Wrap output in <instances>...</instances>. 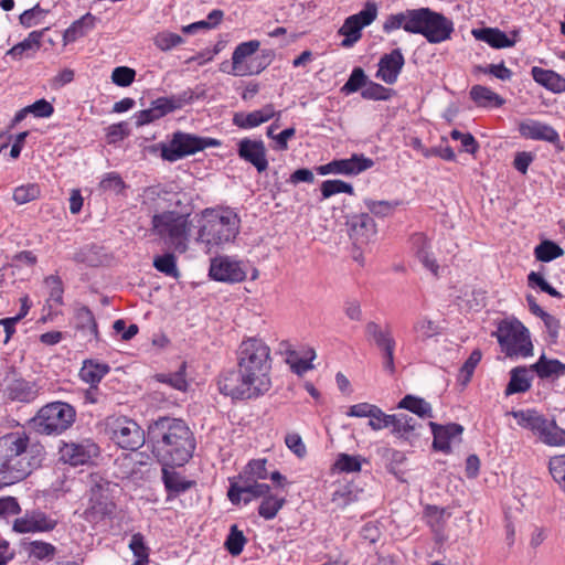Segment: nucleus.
<instances>
[{
	"instance_id": "nucleus-1",
	"label": "nucleus",
	"mask_w": 565,
	"mask_h": 565,
	"mask_svg": "<svg viewBox=\"0 0 565 565\" xmlns=\"http://www.w3.org/2000/svg\"><path fill=\"white\" fill-rule=\"evenodd\" d=\"M148 443L162 466H183L195 450L194 435L185 422L168 416L148 426Z\"/></svg>"
},
{
	"instance_id": "nucleus-2",
	"label": "nucleus",
	"mask_w": 565,
	"mask_h": 565,
	"mask_svg": "<svg viewBox=\"0 0 565 565\" xmlns=\"http://www.w3.org/2000/svg\"><path fill=\"white\" fill-rule=\"evenodd\" d=\"M43 448L29 447L24 433H11L0 438V488L17 483L41 466Z\"/></svg>"
},
{
	"instance_id": "nucleus-3",
	"label": "nucleus",
	"mask_w": 565,
	"mask_h": 565,
	"mask_svg": "<svg viewBox=\"0 0 565 565\" xmlns=\"http://www.w3.org/2000/svg\"><path fill=\"white\" fill-rule=\"evenodd\" d=\"M237 367L247 379L259 383L264 391L270 390V348L262 339L249 338L241 343L237 350Z\"/></svg>"
},
{
	"instance_id": "nucleus-4",
	"label": "nucleus",
	"mask_w": 565,
	"mask_h": 565,
	"mask_svg": "<svg viewBox=\"0 0 565 565\" xmlns=\"http://www.w3.org/2000/svg\"><path fill=\"white\" fill-rule=\"evenodd\" d=\"M152 231L171 245L174 250L184 253L191 230L189 214L167 211L152 216Z\"/></svg>"
},
{
	"instance_id": "nucleus-5",
	"label": "nucleus",
	"mask_w": 565,
	"mask_h": 565,
	"mask_svg": "<svg viewBox=\"0 0 565 565\" xmlns=\"http://www.w3.org/2000/svg\"><path fill=\"white\" fill-rule=\"evenodd\" d=\"M239 220L236 214L227 212L212 215L199 230L196 241L204 244L207 252L234 241L238 234Z\"/></svg>"
},
{
	"instance_id": "nucleus-6",
	"label": "nucleus",
	"mask_w": 565,
	"mask_h": 565,
	"mask_svg": "<svg viewBox=\"0 0 565 565\" xmlns=\"http://www.w3.org/2000/svg\"><path fill=\"white\" fill-rule=\"evenodd\" d=\"M76 412L64 402H54L43 406L32 419L35 430L45 435H58L75 420Z\"/></svg>"
},
{
	"instance_id": "nucleus-7",
	"label": "nucleus",
	"mask_w": 565,
	"mask_h": 565,
	"mask_svg": "<svg viewBox=\"0 0 565 565\" xmlns=\"http://www.w3.org/2000/svg\"><path fill=\"white\" fill-rule=\"evenodd\" d=\"M218 146L221 141L217 139L175 131L168 143L160 145V151L163 160L175 162L206 148Z\"/></svg>"
},
{
	"instance_id": "nucleus-8",
	"label": "nucleus",
	"mask_w": 565,
	"mask_h": 565,
	"mask_svg": "<svg viewBox=\"0 0 565 565\" xmlns=\"http://www.w3.org/2000/svg\"><path fill=\"white\" fill-rule=\"evenodd\" d=\"M494 335L507 355L527 356L533 345L529 330L519 320H503L499 323Z\"/></svg>"
},
{
	"instance_id": "nucleus-9",
	"label": "nucleus",
	"mask_w": 565,
	"mask_h": 565,
	"mask_svg": "<svg viewBox=\"0 0 565 565\" xmlns=\"http://www.w3.org/2000/svg\"><path fill=\"white\" fill-rule=\"evenodd\" d=\"M217 387L224 396L239 401L257 398L267 393L259 386V383L254 382L250 377L247 379L239 367L222 372L217 379Z\"/></svg>"
},
{
	"instance_id": "nucleus-10",
	"label": "nucleus",
	"mask_w": 565,
	"mask_h": 565,
	"mask_svg": "<svg viewBox=\"0 0 565 565\" xmlns=\"http://www.w3.org/2000/svg\"><path fill=\"white\" fill-rule=\"evenodd\" d=\"M111 440L122 449L138 450L145 445L143 429L126 416L109 417L106 423Z\"/></svg>"
},
{
	"instance_id": "nucleus-11",
	"label": "nucleus",
	"mask_w": 565,
	"mask_h": 565,
	"mask_svg": "<svg viewBox=\"0 0 565 565\" xmlns=\"http://www.w3.org/2000/svg\"><path fill=\"white\" fill-rule=\"evenodd\" d=\"M110 482L97 475L89 478V507L85 510L86 520L99 522L114 510L110 497Z\"/></svg>"
},
{
	"instance_id": "nucleus-12",
	"label": "nucleus",
	"mask_w": 565,
	"mask_h": 565,
	"mask_svg": "<svg viewBox=\"0 0 565 565\" xmlns=\"http://www.w3.org/2000/svg\"><path fill=\"white\" fill-rule=\"evenodd\" d=\"M429 14V8L407 9L403 12L390 14L384 21L383 30L386 33H391L403 29L408 33L422 34Z\"/></svg>"
},
{
	"instance_id": "nucleus-13",
	"label": "nucleus",
	"mask_w": 565,
	"mask_h": 565,
	"mask_svg": "<svg viewBox=\"0 0 565 565\" xmlns=\"http://www.w3.org/2000/svg\"><path fill=\"white\" fill-rule=\"evenodd\" d=\"M260 42L252 40L243 42L236 46L232 55V71L231 74L235 76H247L260 73L267 64H255L256 58L246 61L259 49Z\"/></svg>"
},
{
	"instance_id": "nucleus-14",
	"label": "nucleus",
	"mask_w": 565,
	"mask_h": 565,
	"mask_svg": "<svg viewBox=\"0 0 565 565\" xmlns=\"http://www.w3.org/2000/svg\"><path fill=\"white\" fill-rule=\"evenodd\" d=\"M60 456L61 460L74 467L89 465L99 456V447L92 439L64 443L60 447Z\"/></svg>"
},
{
	"instance_id": "nucleus-15",
	"label": "nucleus",
	"mask_w": 565,
	"mask_h": 565,
	"mask_svg": "<svg viewBox=\"0 0 565 565\" xmlns=\"http://www.w3.org/2000/svg\"><path fill=\"white\" fill-rule=\"evenodd\" d=\"M209 275L216 281L235 284L246 278V270L241 262L218 256L211 260Z\"/></svg>"
},
{
	"instance_id": "nucleus-16",
	"label": "nucleus",
	"mask_w": 565,
	"mask_h": 565,
	"mask_svg": "<svg viewBox=\"0 0 565 565\" xmlns=\"http://www.w3.org/2000/svg\"><path fill=\"white\" fill-rule=\"evenodd\" d=\"M519 132L525 139L546 141L552 143L556 150H564L558 132L545 122L534 119L524 120L519 125Z\"/></svg>"
},
{
	"instance_id": "nucleus-17",
	"label": "nucleus",
	"mask_w": 565,
	"mask_h": 565,
	"mask_svg": "<svg viewBox=\"0 0 565 565\" xmlns=\"http://www.w3.org/2000/svg\"><path fill=\"white\" fill-rule=\"evenodd\" d=\"M237 154L262 173L268 168L267 150L262 139L243 138L237 143Z\"/></svg>"
},
{
	"instance_id": "nucleus-18",
	"label": "nucleus",
	"mask_w": 565,
	"mask_h": 565,
	"mask_svg": "<svg viewBox=\"0 0 565 565\" xmlns=\"http://www.w3.org/2000/svg\"><path fill=\"white\" fill-rule=\"evenodd\" d=\"M347 226L355 245L370 243L377 233L376 224L369 213L354 214L348 217Z\"/></svg>"
},
{
	"instance_id": "nucleus-19",
	"label": "nucleus",
	"mask_w": 565,
	"mask_h": 565,
	"mask_svg": "<svg viewBox=\"0 0 565 565\" xmlns=\"http://www.w3.org/2000/svg\"><path fill=\"white\" fill-rule=\"evenodd\" d=\"M452 32V21L444 14L430 9V14L426 19L422 35H424L429 43H440L450 39Z\"/></svg>"
},
{
	"instance_id": "nucleus-20",
	"label": "nucleus",
	"mask_w": 565,
	"mask_h": 565,
	"mask_svg": "<svg viewBox=\"0 0 565 565\" xmlns=\"http://www.w3.org/2000/svg\"><path fill=\"white\" fill-rule=\"evenodd\" d=\"M404 64L405 58L402 51L399 49H395L380 58L379 70L375 76L385 84L392 85L396 83Z\"/></svg>"
},
{
	"instance_id": "nucleus-21",
	"label": "nucleus",
	"mask_w": 565,
	"mask_h": 565,
	"mask_svg": "<svg viewBox=\"0 0 565 565\" xmlns=\"http://www.w3.org/2000/svg\"><path fill=\"white\" fill-rule=\"evenodd\" d=\"M57 522L41 511H34L14 521L13 530L19 533L49 532L56 526Z\"/></svg>"
},
{
	"instance_id": "nucleus-22",
	"label": "nucleus",
	"mask_w": 565,
	"mask_h": 565,
	"mask_svg": "<svg viewBox=\"0 0 565 565\" xmlns=\"http://www.w3.org/2000/svg\"><path fill=\"white\" fill-rule=\"evenodd\" d=\"M428 425L434 436V449L445 454H449L451 451L450 441L456 437L460 439L463 431V427L456 423L439 425L437 423L429 422Z\"/></svg>"
},
{
	"instance_id": "nucleus-23",
	"label": "nucleus",
	"mask_w": 565,
	"mask_h": 565,
	"mask_svg": "<svg viewBox=\"0 0 565 565\" xmlns=\"http://www.w3.org/2000/svg\"><path fill=\"white\" fill-rule=\"evenodd\" d=\"M274 116V106L271 104H267L262 109L250 113H236L233 117V124L242 129H250L268 121Z\"/></svg>"
},
{
	"instance_id": "nucleus-24",
	"label": "nucleus",
	"mask_w": 565,
	"mask_h": 565,
	"mask_svg": "<svg viewBox=\"0 0 565 565\" xmlns=\"http://www.w3.org/2000/svg\"><path fill=\"white\" fill-rule=\"evenodd\" d=\"M194 99V93L191 89L184 90L179 95L171 97H160L151 103V107L158 115V118L166 116L167 114L182 108L184 105L192 103Z\"/></svg>"
},
{
	"instance_id": "nucleus-25",
	"label": "nucleus",
	"mask_w": 565,
	"mask_h": 565,
	"mask_svg": "<svg viewBox=\"0 0 565 565\" xmlns=\"http://www.w3.org/2000/svg\"><path fill=\"white\" fill-rule=\"evenodd\" d=\"M374 164L373 160L364 157L363 154H352L351 158L333 160V168L335 174H359Z\"/></svg>"
},
{
	"instance_id": "nucleus-26",
	"label": "nucleus",
	"mask_w": 565,
	"mask_h": 565,
	"mask_svg": "<svg viewBox=\"0 0 565 565\" xmlns=\"http://www.w3.org/2000/svg\"><path fill=\"white\" fill-rule=\"evenodd\" d=\"M472 35L494 49L512 47L515 44V40L510 39L505 32L497 28L473 29Z\"/></svg>"
},
{
	"instance_id": "nucleus-27",
	"label": "nucleus",
	"mask_w": 565,
	"mask_h": 565,
	"mask_svg": "<svg viewBox=\"0 0 565 565\" xmlns=\"http://www.w3.org/2000/svg\"><path fill=\"white\" fill-rule=\"evenodd\" d=\"M533 79L553 93L565 92V78L552 70L533 66L531 70Z\"/></svg>"
},
{
	"instance_id": "nucleus-28",
	"label": "nucleus",
	"mask_w": 565,
	"mask_h": 565,
	"mask_svg": "<svg viewBox=\"0 0 565 565\" xmlns=\"http://www.w3.org/2000/svg\"><path fill=\"white\" fill-rule=\"evenodd\" d=\"M412 246L419 262L430 270L435 276L438 275L439 266L436 259L429 254V242L422 233H416L412 236Z\"/></svg>"
},
{
	"instance_id": "nucleus-29",
	"label": "nucleus",
	"mask_w": 565,
	"mask_h": 565,
	"mask_svg": "<svg viewBox=\"0 0 565 565\" xmlns=\"http://www.w3.org/2000/svg\"><path fill=\"white\" fill-rule=\"evenodd\" d=\"M96 18L92 13H86L78 20L74 21L63 34V41L65 44L73 43L78 39L87 35V33L94 29Z\"/></svg>"
},
{
	"instance_id": "nucleus-30",
	"label": "nucleus",
	"mask_w": 565,
	"mask_h": 565,
	"mask_svg": "<svg viewBox=\"0 0 565 565\" xmlns=\"http://www.w3.org/2000/svg\"><path fill=\"white\" fill-rule=\"evenodd\" d=\"M109 371L110 366L107 363L97 362L95 360H85L82 369L79 370V377L92 386H97Z\"/></svg>"
},
{
	"instance_id": "nucleus-31",
	"label": "nucleus",
	"mask_w": 565,
	"mask_h": 565,
	"mask_svg": "<svg viewBox=\"0 0 565 565\" xmlns=\"http://www.w3.org/2000/svg\"><path fill=\"white\" fill-rule=\"evenodd\" d=\"M530 371L524 366H518L511 370L510 381L505 387V395L510 396L516 393H525L531 387L532 376Z\"/></svg>"
},
{
	"instance_id": "nucleus-32",
	"label": "nucleus",
	"mask_w": 565,
	"mask_h": 565,
	"mask_svg": "<svg viewBox=\"0 0 565 565\" xmlns=\"http://www.w3.org/2000/svg\"><path fill=\"white\" fill-rule=\"evenodd\" d=\"M75 327L81 330L87 340L98 339V328L95 317L89 308L83 306L75 312Z\"/></svg>"
},
{
	"instance_id": "nucleus-33",
	"label": "nucleus",
	"mask_w": 565,
	"mask_h": 565,
	"mask_svg": "<svg viewBox=\"0 0 565 565\" xmlns=\"http://www.w3.org/2000/svg\"><path fill=\"white\" fill-rule=\"evenodd\" d=\"M512 415L521 427L532 430L537 436L544 431L547 423V419L534 409L518 411Z\"/></svg>"
},
{
	"instance_id": "nucleus-34",
	"label": "nucleus",
	"mask_w": 565,
	"mask_h": 565,
	"mask_svg": "<svg viewBox=\"0 0 565 565\" xmlns=\"http://www.w3.org/2000/svg\"><path fill=\"white\" fill-rule=\"evenodd\" d=\"M469 95L479 107H501L505 103L500 95L482 85L472 86Z\"/></svg>"
},
{
	"instance_id": "nucleus-35",
	"label": "nucleus",
	"mask_w": 565,
	"mask_h": 565,
	"mask_svg": "<svg viewBox=\"0 0 565 565\" xmlns=\"http://www.w3.org/2000/svg\"><path fill=\"white\" fill-rule=\"evenodd\" d=\"M540 379H550L552 376H559L565 373V364L556 359H547L542 354L536 363L531 365Z\"/></svg>"
},
{
	"instance_id": "nucleus-36",
	"label": "nucleus",
	"mask_w": 565,
	"mask_h": 565,
	"mask_svg": "<svg viewBox=\"0 0 565 565\" xmlns=\"http://www.w3.org/2000/svg\"><path fill=\"white\" fill-rule=\"evenodd\" d=\"M365 337L366 340L374 343L377 349L395 340L388 323L381 327L375 321H369L365 324Z\"/></svg>"
},
{
	"instance_id": "nucleus-37",
	"label": "nucleus",
	"mask_w": 565,
	"mask_h": 565,
	"mask_svg": "<svg viewBox=\"0 0 565 565\" xmlns=\"http://www.w3.org/2000/svg\"><path fill=\"white\" fill-rule=\"evenodd\" d=\"M167 467L162 468V480L169 498L185 492L194 484L193 481L184 480L178 472L170 471Z\"/></svg>"
},
{
	"instance_id": "nucleus-38",
	"label": "nucleus",
	"mask_w": 565,
	"mask_h": 565,
	"mask_svg": "<svg viewBox=\"0 0 565 565\" xmlns=\"http://www.w3.org/2000/svg\"><path fill=\"white\" fill-rule=\"evenodd\" d=\"M392 433L399 438L408 439L413 435H418L416 431L422 425L412 416L407 414H393Z\"/></svg>"
},
{
	"instance_id": "nucleus-39",
	"label": "nucleus",
	"mask_w": 565,
	"mask_h": 565,
	"mask_svg": "<svg viewBox=\"0 0 565 565\" xmlns=\"http://www.w3.org/2000/svg\"><path fill=\"white\" fill-rule=\"evenodd\" d=\"M397 407L407 409L420 418L433 417V409L430 404L424 398L414 395H406L403 397L399 401Z\"/></svg>"
},
{
	"instance_id": "nucleus-40",
	"label": "nucleus",
	"mask_w": 565,
	"mask_h": 565,
	"mask_svg": "<svg viewBox=\"0 0 565 565\" xmlns=\"http://www.w3.org/2000/svg\"><path fill=\"white\" fill-rule=\"evenodd\" d=\"M564 255V249L556 243L545 239L534 248V256L543 263L552 262Z\"/></svg>"
},
{
	"instance_id": "nucleus-41",
	"label": "nucleus",
	"mask_w": 565,
	"mask_h": 565,
	"mask_svg": "<svg viewBox=\"0 0 565 565\" xmlns=\"http://www.w3.org/2000/svg\"><path fill=\"white\" fill-rule=\"evenodd\" d=\"M363 28L360 26L358 22H355V19H353L351 15L348 17L344 20V23L342 24V26L339 29V34L345 36L342 40L341 45L343 47H351L354 43H356L361 39V36H362L361 30Z\"/></svg>"
},
{
	"instance_id": "nucleus-42",
	"label": "nucleus",
	"mask_w": 565,
	"mask_h": 565,
	"mask_svg": "<svg viewBox=\"0 0 565 565\" xmlns=\"http://www.w3.org/2000/svg\"><path fill=\"white\" fill-rule=\"evenodd\" d=\"M416 341L425 342L426 340L440 333L439 326L433 320L423 317L419 318L413 326Z\"/></svg>"
},
{
	"instance_id": "nucleus-43",
	"label": "nucleus",
	"mask_w": 565,
	"mask_h": 565,
	"mask_svg": "<svg viewBox=\"0 0 565 565\" xmlns=\"http://www.w3.org/2000/svg\"><path fill=\"white\" fill-rule=\"evenodd\" d=\"M153 267L166 276L175 279L180 277V271L177 266V257L172 253H166L161 256L154 257Z\"/></svg>"
},
{
	"instance_id": "nucleus-44",
	"label": "nucleus",
	"mask_w": 565,
	"mask_h": 565,
	"mask_svg": "<svg viewBox=\"0 0 565 565\" xmlns=\"http://www.w3.org/2000/svg\"><path fill=\"white\" fill-rule=\"evenodd\" d=\"M540 439L548 446L565 445V429L559 428L555 422L546 423L544 431L539 435Z\"/></svg>"
},
{
	"instance_id": "nucleus-45",
	"label": "nucleus",
	"mask_w": 565,
	"mask_h": 565,
	"mask_svg": "<svg viewBox=\"0 0 565 565\" xmlns=\"http://www.w3.org/2000/svg\"><path fill=\"white\" fill-rule=\"evenodd\" d=\"M245 497H243L244 503H249L252 500L257 498H264L270 492V487L266 483H259L257 480L241 479Z\"/></svg>"
},
{
	"instance_id": "nucleus-46",
	"label": "nucleus",
	"mask_w": 565,
	"mask_h": 565,
	"mask_svg": "<svg viewBox=\"0 0 565 565\" xmlns=\"http://www.w3.org/2000/svg\"><path fill=\"white\" fill-rule=\"evenodd\" d=\"M284 504V498H277L276 495L268 493L263 498V501L258 508V514L265 520H271L277 515L278 511L282 508Z\"/></svg>"
},
{
	"instance_id": "nucleus-47",
	"label": "nucleus",
	"mask_w": 565,
	"mask_h": 565,
	"mask_svg": "<svg viewBox=\"0 0 565 565\" xmlns=\"http://www.w3.org/2000/svg\"><path fill=\"white\" fill-rule=\"evenodd\" d=\"M548 471L553 480L565 493V454L553 456L550 458Z\"/></svg>"
},
{
	"instance_id": "nucleus-48",
	"label": "nucleus",
	"mask_w": 565,
	"mask_h": 565,
	"mask_svg": "<svg viewBox=\"0 0 565 565\" xmlns=\"http://www.w3.org/2000/svg\"><path fill=\"white\" fill-rule=\"evenodd\" d=\"M364 204L370 213L379 217H386L394 213L396 207L401 204L399 201H374L366 199Z\"/></svg>"
},
{
	"instance_id": "nucleus-49",
	"label": "nucleus",
	"mask_w": 565,
	"mask_h": 565,
	"mask_svg": "<svg viewBox=\"0 0 565 565\" xmlns=\"http://www.w3.org/2000/svg\"><path fill=\"white\" fill-rule=\"evenodd\" d=\"M395 94L392 88L384 87L381 84L369 82L366 87L361 92L364 99L370 100H388Z\"/></svg>"
},
{
	"instance_id": "nucleus-50",
	"label": "nucleus",
	"mask_w": 565,
	"mask_h": 565,
	"mask_svg": "<svg viewBox=\"0 0 565 565\" xmlns=\"http://www.w3.org/2000/svg\"><path fill=\"white\" fill-rule=\"evenodd\" d=\"M266 459H254L248 462L239 479L265 480L268 478Z\"/></svg>"
},
{
	"instance_id": "nucleus-51",
	"label": "nucleus",
	"mask_w": 565,
	"mask_h": 565,
	"mask_svg": "<svg viewBox=\"0 0 565 565\" xmlns=\"http://www.w3.org/2000/svg\"><path fill=\"white\" fill-rule=\"evenodd\" d=\"M369 82L370 81H367V76L365 75L363 68L355 67L347 83L342 86L341 92L345 95L353 94L361 88L366 87Z\"/></svg>"
},
{
	"instance_id": "nucleus-52",
	"label": "nucleus",
	"mask_w": 565,
	"mask_h": 565,
	"mask_svg": "<svg viewBox=\"0 0 565 565\" xmlns=\"http://www.w3.org/2000/svg\"><path fill=\"white\" fill-rule=\"evenodd\" d=\"M482 353L479 349L473 350L467 361L463 363L459 371L458 381L465 386L467 385L475 372L476 366L481 361Z\"/></svg>"
},
{
	"instance_id": "nucleus-53",
	"label": "nucleus",
	"mask_w": 565,
	"mask_h": 565,
	"mask_svg": "<svg viewBox=\"0 0 565 565\" xmlns=\"http://www.w3.org/2000/svg\"><path fill=\"white\" fill-rule=\"evenodd\" d=\"M40 194V186L35 183H29L14 189L13 200L21 205L39 199Z\"/></svg>"
},
{
	"instance_id": "nucleus-54",
	"label": "nucleus",
	"mask_w": 565,
	"mask_h": 565,
	"mask_svg": "<svg viewBox=\"0 0 565 565\" xmlns=\"http://www.w3.org/2000/svg\"><path fill=\"white\" fill-rule=\"evenodd\" d=\"M338 193L353 194V186L342 180H326L321 184L322 199H328Z\"/></svg>"
},
{
	"instance_id": "nucleus-55",
	"label": "nucleus",
	"mask_w": 565,
	"mask_h": 565,
	"mask_svg": "<svg viewBox=\"0 0 565 565\" xmlns=\"http://www.w3.org/2000/svg\"><path fill=\"white\" fill-rule=\"evenodd\" d=\"M246 544V537L243 532L237 529V525H232L230 534L225 541V547L228 553L233 556H237L243 552L244 545Z\"/></svg>"
},
{
	"instance_id": "nucleus-56",
	"label": "nucleus",
	"mask_w": 565,
	"mask_h": 565,
	"mask_svg": "<svg viewBox=\"0 0 565 565\" xmlns=\"http://www.w3.org/2000/svg\"><path fill=\"white\" fill-rule=\"evenodd\" d=\"M8 395L11 399L28 402L33 395V392L25 381L17 380L8 387Z\"/></svg>"
},
{
	"instance_id": "nucleus-57",
	"label": "nucleus",
	"mask_w": 565,
	"mask_h": 565,
	"mask_svg": "<svg viewBox=\"0 0 565 565\" xmlns=\"http://www.w3.org/2000/svg\"><path fill=\"white\" fill-rule=\"evenodd\" d=\"M362 458L361 456H351L348 454H340L334 463L335 468L342 472H359L361 471Z\"/></svg>"
},
{
	"instance_id": "nucleus-58",
	"label": "nucleus",
	"mask_w": 565,
	"mask_h": 565,
	"mask_svg": "<svg viewBox=\"0 0 565 565\" xmlns=\"http://www.w3.org/2000/svg\"><path fill=\"white\" fill-rule=\"evenodd\" d=\"M129 548L136 557L135 562H149V547L146 545L141 533L132 534L129 542Z\"/></svg>"
},
{
	"instance_id": "nucleus-59",
	"label": "nucleus",
	"mask_w": 565,
	"mask_h": 565,
	"mask_svg": "<svg viewBox=\"0 0 565 565\" xmlns=\"http://www.w3.org/2000/svg\"><path fill=\"white\" fill-rule=\"evenodd\" d=\"M156 379L158 382L166 383V384L170 385L171 387L179 390V391H185L186 386H188V383L185 380V374H184V365H182V367L175 373L157 374Z\"/></svg>"
},
{
	"instance_id": "nucleus-60",
	"label": "nucleus",
	"mask_w": 565,
	"mask_h": 565,
	"mask_svg": "<svg viewBox=\"0 0 565 565\" xmlns=\"http://www.w3.org/2000/svg\"><path fill=\"white\" fill-rule=\"evenodd\" d=\"M351 17L355 19V22H358L360 26H367L377 17V6L373 1H366L363 9Z\"/></svg>"
},
{
	"instance_id": "nucleus-61",
	"label": "nucleus",
	"mask_w": 565,
	"mask_h": 565,
	"mask_svg": "<svg viewBox=\"0 0 565 565\" xmlns=\"http://www.w3.org/2000/svg\"><path fill=\"white\" fill-rule=\"evenodd\" d=\"M527 285L532 288L539 287L542 291L548 294L554 298H562L559 291H557L553 286H551L540 273L531 271L527 275Z\"/></svg>"
},
{
	"instance_id": "nucleus-62",
	"label": "nucleus",
	"mask_w": 565,
	"mask_h": 565,
	"mask_svg": "<svg viewBox=\"0 0 565 565\" xmlns=\"http://www.w3.org/2000/svg\"><path fill=\"white\" fill-rule=\"evenodd\" d=\"M29 553L38 559L50 558L55 554V546L46 542L33 541L29 544Z\"/></svg>"
},
{
	"instance_id": "nucleus-63",
	"label": "nucleus",
	"mask_w": 565,
	"mask_h": 565,
	"mask_svg": "<svg viewBox=\"0 0 565 565\" xmlns=\"http://www.w3.org/2000/svg\"><path fill=\"white\" fill-rule=\"evenodd\" d=\"M181 43H183V39L177 33L161 32L154 38V44L161 51H169Z\"/></svg>"
},
{
	"instance_id": "nucleus-64",
	"label": "nucleus",
	"mask_w": 565,
	"mask_h": 565,
	"mask_svg": "<svg viewBox=\"0 0 565 565\" xmlns=\"http://www.w3.org/2000/svg\"><path fill=\"white\" fill-rule=\"evenodd\" d=\"M135 76V70L127 66H118L111 73V81L120 87H126L134 82Z\"/></svg>"
}]
</instances>
